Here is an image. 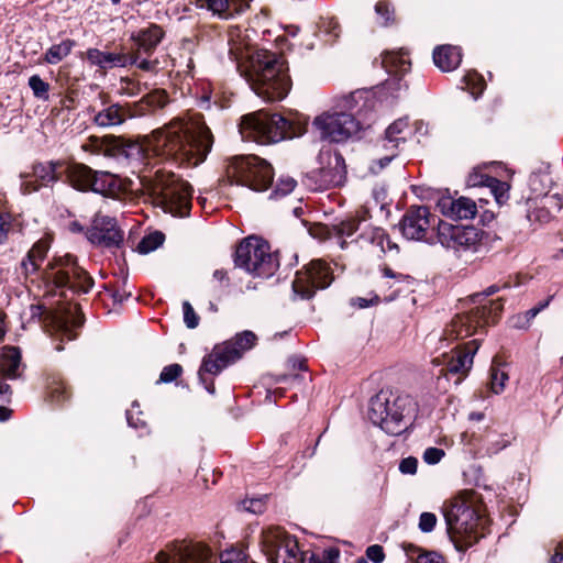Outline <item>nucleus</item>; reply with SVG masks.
I'll list each match as a JSON object with an SVG mask.
<instances>
[{"mask_svg": "<svg viewBox=\"0 0 563 563\" xmlns=\"http://www.w3.org/2000/svg\"><path fill=\"white\" fill-rule=\"evenodd\" d=\"M213 145V135L200 113L176 117L147 137L144 146L129 145L131 152H143L178 165L197 166Z\"/></svg>", "mask_w": 563, "mask_h": 563, "instance_id": "obj_1", "label": "nucleus"}, {"mask_svg": "<svg viewBox=\"0 0 563 563\" xmlns=\"http://www.w3.org/2000/svg\"><path fill=\"white\" fill-rule=\"evenodd\" d=\"M242 73L252 90L267 101L284 99L291 87L284 59L266 49L253 52Z\"/></svg>", "mask_w": 563, "mask_h": 563, "instance_id": "obj_2", "label": "nucleus"}, {"mask_svg": "<svg viewBox=\"0 0 563 563\" xmlns=\"http://www.w3.org/2000/svg\"><path fill=\"white\" fill-rule=\"evenodd\" d=\"M417 404L408 395L379 393L371 399L368 418L387 434L399 435L415 417Z\"/></svg>", "mask_w": 563, "mask_h": 563, "instance_id": "obj_3", "label": "nucleus"}, {"mask_svg": "<svg viewBox=\"0 0 563 563\" xmlns=\"http://www.w3.org/2000/svg\"><path fill=\"white\" fill-rule=\"evenodd\" d=\"M303 132L305 126L301 123H295L278 113L264 111L244 115L240 124L242 137L258 144L277 143L299 136Z\"/></svg>", "mask_w": 563, "mask_h": 563, "instance_id": "obj_4", "label": "nucleus"}, {"mask_svg": "<svg viewBox=\"0 0 563 563\" xmlns=\"http://www.w3.org/2000/svg\"><path fill=\"white\" fill-rule=\"evenodd\" d=\"M150 191L156 203L173 216H188L192 189L170 172L157 170L150 181Z\"/></svg>", "mask_w": 563, "mask_h": 563, "instance_id": "obj_5", "label": "nucleus"}, {"mask_svg": "<svg viewBox=\"0 0 563 563\" xmlns=\"http://www.w3.org/2000/svg\"><path fill=\"white\" fill-rule=\"evenodd\" d=\"M255 341L256 335L253 332L244 331L229 341L217 344L212 351L203 357L198 374L200 380L205 384L206 389L210 394L214 393V385L212 382L207 384L205 374L218 375L230 364L240 360L245 351L252 349Z\"/></svg>", "mask_w": 563, "mask_h": 563, "instance_id": "obj_6", "label": "nucleus"}, {"mask_svg": "<svg viewBox=\"0 0 563 563\" xmlns=\"http://www.w3.org/2000/svg\"><path fill=\"white\" fill-rule=\"evenodd\" d=\"M234 263L254 277L267 278L278 268L277 258L271 253L269 245L254 236L245 239L238 246Z\"/></svg>", "mask_w": 563, "mask_h": 563, "instance_id": "obj_7", "label": "nucleus"}, {"mask_svg": "<svg viewBox=\"0 0 563 563\" xmlns=\"http://www.w3.org/2000/svg\"><path fill=\"white\" fill-rule=\"evenodd\" d=\"M498 290V286L492 285L483 292H477L465 300H460L463 309V316H460V335L463 329L465 335H471L477 328L495 322L498 312L503 309V303L499 300L489 301L490 306L487 307L484 301L488 296L496 294Z\"/></svg>", "mask_w": 563, "mask_h": 563, "instance_id": "obj_8", "label": "nucleus"}, {"mask_svg": "<svg viewBox=\"0 0 563 563\" xmlns=\"http://www.w3.org/2000/svg\"><path fill=\"white\" fill-rule=\"evenodd\" d=\"M227 174L231 183L254 191L266 190L273 181L272 166L257 156H236L230 161Z\"/></svg>", "mask_w": 563, "mask_h": 563, "instance_id": "obj_9", "label": "nucleus"}, {"mask_svg": "<svg viewBox=\"0 0 563 563\" xmlns=\"http://www.w3.org/2000/svg\"><path fill=\"white\" fill-rule=\"evenodd\" d=\"M312 125L322 140L332 143L356 139L363 128L360 120L346 111L323 112L314 118Z\"/></svg>", "mask_w": 563, "mask_h": 563, "instance_id": "obj_10", "label": "nucleus"}, {"mask_svg": "<svg viewBox=\"0 0 563 563\" xmlns=\"http://www.w3.org/2000/svg\"><path fill=\"white\" fill-rule=\"evenodd\" d=\"M261 544L269 563H305L298 541L280 527L264 529Z\"/></svg>", "mask_w": 563, "mask_h": 563, "instance_id": "obj_11", "label": "nucleus"}, {"mask_svg": "<svg viewBox=\"0 0 563 563\" xmlns=\"http://www.w3.org/2000/svg\"><path fill=\"white\" fill-rule=\"evenodd\" d=\"M486 523L483 505L472 492H460V551L484 536Z\"/></svg>", "mask_w": 563, "mask_h": 563, "instance_id": "obj_12", "label": "nucleus"}, {"mask_svg": "<svg viewBox=\"0 0 563 563\" xmlns=\"http://www.w3.org/2000/svg\"><path fill=\"white\" fill-rule=\"evenodd\" d=\"M45 278L57 287H68L75 292L87 294L93 286L92 278L77 265L71 255L56 260L45 272Z\"/></svg>", "mask_w": 563, "mask_h": 563, "instance_id": "obj_13", "label": "nucleus"}, {"mask_svg": "<svg viewBox=\"0 0 563 563\" xmlns=\"http://www.w3.org/2000/svg\"><path fill=\"white\" fill-rule=\"evenodd\" d=\"M330 266L322 260L311 261L303 269L297 272L292 289L302 299L311 298L316 290L324 289L332 283Z\"/></svg>", "mask_w": 563, "mask_h": 563, "instance_id": "obj_14", "label": "nucleus"}, {"mask_svg": "<svg viewBox=\"0 0 563 563\" xmlns=\"http://www.w3.org/2000/svg\"><path fill=\"white\" fill-rule=\"evenodd\" d=\"M411 134L407 118H400L394 121L385 131V136L376 145L377 152H385L382 156L373 162L371 169L373 173H378L387 166L391 159L398 154L400 144L407 141Z\"/></svg>", "mask_w": 563, "mask_h": 563, "instance_id": "obj_15", "label": "nucleus"}, {"mask_svg": "<svg viewBox=\"0 0 563 563\" xmlns=\"http://www.w3.org/2000/svg\"><path fill=\"white\" fill-rule=\"evenodd\" d=\"M156 563H216L212 550L200 542H183L168 552H159Z\"/></svg>", "mask_w": 563, "mask_h": 563, "instance_id": "obj_16", "label": "nucleus"}, {"mask_svg": "<svg viewBox=\"0 0 563 563\" xmlns=\"http://www.w3.org/2000/svg\"><path fill=\"white\" fill-rule=\"evenodd\" d=\"M86 235L92 244L107 247H118L123 241V233L117 227L115 220L100 213L95 216Z\"/></svg>", "mask_w": 563, "mask_h": 563, "instance_id": "obj_17", "label": "nucleus"}, {"mask_svg": "<svg viewBox=\"0 0 563 563\" xmlns=\"http://www.w3.org/2000/svg\"><path fill=\"white\" fill-rule=\"evenodd\" d=\"M430 211L424 206L411 207L400 222L402 235L408 240L420 241L430 228Z\"/></svg>", "mask_w": 563, "mask_h": 563, "instance_id": "obj_18", "label": "nucleus"}, {"mask_svg": "<svg viewBox=\"0 0 563 563\" xmlns=\"http://www.w3.org/2000/svg\"><path fill=\"white\" fill-rule=\"evenodd\" d=\"M60 166L59 163L55 162L34 164L30 173L22 175V191L31 194L42 186L56 181L58 178L56 169Z\"/></svg>", "mask_w": 563, "mask_h": 563, "instance_id": "obj_19", "label": "nucleus"}, {"mask_svg": "<svg viewBox=\"0 0 563 563\" xmlns=\"http://www.w3.org/2000/svg\"><path fill=\"white\" fill-rule=\"evenodd\" d=\"M92 184V191L113 199H122L129 189L128 181L109 172H98Z\"/></svg>", "mask_w": 563, "mask_h": 563, "instance_id": "obj_20", "label": "nucleus"}, {"mask_svg": "<svg viewBox=\"0 0 563 563\" xmlns=\"http://www.w3.org/2000/svg\"><path fill=\"white\" fill-rule=\"evenodd\" d=\"M483 249V231L473 225L460 224V260L471 263L473 260L468 258V254L479 253Z\"/></svg>", "mask_w": 563, "mask_h": 563, "instance_id": "obj_21", "label": "nucleus"}, {"mask_svg": "<svg viewBox=\"0 0 563 563\" xmlns=\"http://www.w3.org/2000/svg\"><path fill=\"white\" fill-rule=\"evenodd\" d=\"M97 173L89 166L79 163L69 164L65 168L66 178L70 186L81 191L92 190V181H95Z\"/></svg>", "mask_w": 563, "mask_h": 563, "instance_id": "obj_22", "label": "nucleus"}, {"mask_svg": "<svg viewBox=\"0 0 563 563\" xmlns=\"http://www.w3.org/2000/svg\"><path fill=\"white\" fill-rule=\"evenodd\" d=\"M163 29L157 24H151L146 29L132 34L131 40L135 43V51L151 55L164 37Z\"/></svg>", "mask_w": 563, "mask_h": 563, "instance_id": "obj_23", "label": "nucleus"}, {"mask_svg": "<svg viewBox=\"0 0 563 563\" xmlns=\"http://www.w3.org/2000/svg\"><path fill=\"white\" fill-rule=\"evenodd\" d=\"M250 0H196V5L206 8L220 18H231L234 12L240 13L249 7Z\"/></svg>", "mask_w": 563, "mask_h": 563, "instance_id": "obj_24", "label": "nucleus"}, {"mask_svg": "<svg viewBox=\"0 0 563 563\" xmlns=\"http://www.w3.org/2000/svg\"><path fill=\"white\" fill-rule=\"evenodd\" d=\"M87 58L91 64L98 65L101 68L125 67L129 63L136 62V59L131 58L129 54L102 52L97 48L88 49Z\"/></svg>", "mask_w": 563, "mask_h": 563, "instance_id": "obj_25", "label": "nucleus"}, {"mask_svg": "<svg viewBox=\"0 0 563 563\" xmlns=\"http://www.w3.org/2000/svg\"><path fill=\"white\" fill-rule=\"evenodd\" d=\"M329 166L320 170L321 178L327 186H341L345 181L346 168L343 156L334 153L329 156Z\"/></svg>", "mask_w": 563, "mask_h": 563, "instance_id": "obj_26", "label": "nucleus"}, {"mask_svg": "<svg viewBox=\"0 0 563 563\" xmlns=\"http://www.w3.org/2000/svg\"><path fill=\"white\" fill-rule=\"evenodd\" d=\"M362 239L376 247L378 254L393 252L398 254L399 247L391 242L389 235L382 228H371L362 234Z\"/></svg>", "mask_w": 563, "mask_h": 563, "instance_id": "obj_27", "label": "nucleus"}, {"mask_svg": "<svg viewBox=\"0 0 563 563\" xmlns=\"http://www.w3.org/2000/svg\"><path fill=\"white\" fill-rule=\"evenodd\" d=\"M48 249L49 240L47 238L38 240L32 246L26 257L21 263V267L25 275L35 273L38 269L40 263L45 258Z\"/></svg>", "mask_w": 563, "mask_h": 563, "instance_id": "obj_28", "label": "nucleus"}, {"mask_svg": "<svg viewBox=\"0 0 563 563\" xmlns=\"http://www.w3.org/2000/svg\"><path fill=\"white\" fill-rule=\"evenodd\" d=\"M21 363V353L19 349L5 346L0 355V377L15 378L19 376L18 369Z\"/></svg>", "mask_w": 563, "mask_h": 563, "instance_id": "obj_29", "label": "nucleus"}, {"mask_svg": "<svg viewBox=\"0 0 563 563\" xmlns=\"http://www.w3.org/2000/svg\"><path fill=\"white\" fill-rule=\"evenodd\" d=\"M433 62L442 71H452L457 66V52L452 45H440L433 51Z\"/></svg>", "mask_w": 563, "mask_h": 563, "instance_id": "obj_30", "label": "nucleus"}, {"mask_svg": "<svg viewBox=\"0 0 563 563\" xmlns=\"http://www.w3.org/2000/svg\"><path fill=\"white\" fill-rule=\"evenodd\" d=\"M382 65L387 73L400 75L409 70L410 63L406 54L401 51L389 52L383 55Z\"/></svg>", "mask_w": 563, "mask_h": 563, "instance_id": "obj_31", "label": "nucleus"}, {"mask_svg": "<svg viewBox=\"0 0 563 563\" xmlns=\"http://www.w3.org/2000/svg\"><path fill=\"white\" fill-rule=\"evenodd\" d=\"M456 221L440 220L438 224V241L449 250H457V225Z\"/></svg>", "mask_w": 563, "mask_h": 563, "instance_id": "obj_32", "label": "nucleus"}, {"mask_svg": "<svg viewBox=\"0 0 563 563\" xmlns=\"http://www.w3.org/2000/svg\"><path fill=\"white\" fill-rule=\"evenodd\" d=\"M124 110L118 104H112L103 109L102 111L98 112L93 118V122L98 126L110 128L121 124L124 121Z\"/></svg>", "mask_w": 563, "mask_h": 563, "instance_id": "obj_33", "label": "nucleus"}, {"mask_svg": "<svg viewBox=\"0 0 563 563\" xmlns=\"http://www.w3.org/2000/svg\"><path fill=\"white\" fill-rule=\"evenodd\" d=\"M479 349V341L472 340L463 349L460 347V382L466 377L473 367V360Z\"/></svg>", "mask_w": 563, "mask_h": 563, "instance_id": "obj_34", "label": "nucleus"}, {"mask_svg": "<svg viewBox=\"0 0 563 563\" xmlns=\"http://www.w3.org/2000/svg\"><path fill=\"white\" fill-rule=\"evenodd\" d=\"M456 497L451 498L450 500H446L443 504L442 512L443 517L446 522L448 532L450 534V538L454 544V547L457 549V540H456V533H457V511H456Z\"/></svg>", "mask_w": 563, "mask_h": 563, "instance_id": "obj_35", "label": "nucleus"}, {"mask_svg": "<svg viewBox=\"0 0 563 563\" xmlns=\"http://www.w3.org/2000/svg\"><path fill=\"white\" fill-rule=\"evenodd\" d=\"M439 194L440 197L437 201L438 211L445 218L444 220L457 221V200L451 195L449 189H443Z\"/></svg>", "mask_w": 563, "mask_h": 563, "instance_id": "obj_36", "label": "nucleus"}, {"mask_svg": "<svg viewBox=\"0 0 563 563\" xmlns=\"http://www.w3.org/2000/svg\"><path fill=\"white\" fill-rule=\"evenodd\" d=\"M74 46H75L74 41L64 40L60 43L51 46L46 51V53L44 55V60L47 64L55 65V64L62 62L65 57H67L70 54Z\"/></svg>", "mask_w": 563, "mask_h": 563, "instance_id": "obj_37", "label": "nucleus"}, {"mask_svg": "<svg viewBox=\"0 0 563 563\" xmlns=\"http://www.w3.org/2000/svg\"><path fill=\"white\" fill-rule=\"evenodd\" d=\"M527 203L529 207L527 211V219L530 222L545 223L552 218V210L544 207L541 199H529Z\"/></svg>", "mask_w": 563, "mask_h": 563, "instance_id": "obj_38", "label": "nucleus"}, {"mask_svg": "<svg viewBox=\"0 0 563 563\" xmlns=\"http://www.w3.org/2000/svg\"><path fill=\"white\" fill-rule=\"evenodd\" d=\"M462 81L463 86L460 88L467 90L474 99H477L485 89V81L477 73H467Z\"/></svg>", "mask_w": 563, "mask_h": 563, "instance_id": "obj_39", "label": "nucleus"}, {"mask_svg": "<svg viewBox=\"0 0 563 563\" xmlns=\"http://www.w3.org/2000/svg\"><path fill=\"white\" fill-rule=\"evenodd\" d=\"M487 188H489L490 194L499 206H503L508 201L510 191V185L508 183L493 177L489 180Z\"/></svg>", "mask_w": 563, "mask_h": 563, "instance_id": "obj_40", "label": "nucleus"}, {"mask_svg": "<svg viewBox=\"0 0 563 563\" xmlns=\"http://www.w3.org/2000/svg\"><path fill=\"white\" fill-rule=\"evenodd\" d=\"M29 87L33 96L40 100L47 101L49 98V84L44 81L38 75L29 78Z\"/></svg>", "mask_w": 563, "mask_h": 563, "instance_id": "obj_41", "label": "nucleus"}, {"mask_svg": "<svg viewBox=\"0 0 563 563\" xmlns=\"http://www.w3.org/2000/svg\"><path fill=\"white\" fill-rule=\"evenodd\" d=\"M164 242V234L162 232H154L146 236H144L139 245L137 251L142 254H147L154 250H156L158 246H161Z\"/></svg>", "mask_w": 563, "mask_h": 563, "instance_id": "obj_42", "label": "nucleus"}, {"mask_svg": "<svg viewBox=\"0 0 563 563\" xmlns=\"http://www.w3.org/2000/svg\"><path fill=\"white\" fill-rule=\"evenodd\" d=\"M85 152H90L97 155H106L109 156L110 150L108 147V142L106 139H99L97 136H90L81 146Z\"/></svg>", "mask_w": 563, "mask_h": 563, "instance_id": "obj_43", "label": "nucleus"}, {"mask_svg": "<svg viewBox=\"0 0 563 563\" xmlns=\"http://www.w3.org/2000/svg\"><path fill=\"white\" fill-rule=\"evenodd\" d=\"M507 380H508V374L504 371H500L499 367L494 362L492 365V368H490V389H492V391L496 395L503 393Z\"/></svg>", "mask_w": 563, "mask_h": 563, "instance_id": "obj_44", "label": "nucleus"}, {"mask_svg": "<svg viewBox=\"0 0 563 563\" xmlns=\"http://www.w3.org/2000/svg\"><path fill=\"white\" fill-rule=\"evenodd\" d=\"M318 27L320 32H323L333 40H335L340 35V25L334 18H321Z\"/></svg>", "mask_w": 563, "mask_h": 563, "instance_id": "obj_45", "label": "nucleus"}, {"mask_svg": "<svg viewBox=\"0 0 563 563\" xmlns=\"http://www.w3.org/2000/svg\"><path fill=\"white\" fill-rule=\"evenodd\" d=\"M492 178L493 177L484 174L479 167H476L468 174L465 184L467 187H487Z\"/></svg>", "mask_w": 563, "mask_h": 563, "instance_id": "obj_46", "label": "nucleus"}, {"mask_svg": "<svg viewBox=\"0 0 563 563\" xmlns=\"http://www.w3.org/2000/svg\"><path fill=\"white\" fill-rule=\"evenodd\" d=\"M220 563H247V554L243 550L232 548L221 553Z\"/></svg>", "mask_w": 563, "mask_h": 563, "instance_id": "obj_47", "label": "nucleus"}, {"mask_svg": "<svg viewBox=\"0 0 563 563\" xmlns=\"http://www.w3.org/2000/svg\"><path fill=\"white\" fill-rule=\"evenodd\" d=\"M477 213L476 203L466 197L460 196V220L461 219H473Z\"/></svg>", "mask_w": 563, "mask_h": 563, "instance_id": "obj_48", "label": "nucleus"}, {"mask_svg": "<svg viewBox=\"0 0 563 563\" xmlns=\"http://www.w3.org/2000/svg\"><path fill=\"white\" fill-rule=\"evenodd\" d=\"M296 185L297 183L294 178L289 176H282L276 184L274 195L286 196L295 189Z\"/></svg>", "mask_w": 563, "mask_h": 563, "instance_id": "obj_49", "label": "nucleus"}, {"mask_svg": "<svg viewBox=\"0 0 563 563\" xmlns=\"http://www.w3.org/2000/svg\"><path fill=\"white\" fill-rule=\"evenodd\" d=\"M339 551L335 549L324 550L320 554H312L308 563H338Z\"/></svg>", "mask_w": 563, "mask_h": 563, "instance_id": "obj_50", "label": "nucleus"}, {"mask_svg": "<svg viewBox=\"0 0 563 563\" xmlns=\"http://www.w3.org/2000/svg\"><path fill=\"white\" fill-rule=\"evenodd\" d=\"M183 373V367L179 364H170L165 366L159 375L158 383H172Z\"/></svg>", "mask_w": 563, "mask_h": 563, "instance_id": "obj_51", "label": "nucleus"}, {"mask_svg": "<svg viewBox=\"0 0 563 563\" xmlns=\"http://www.w3.org/2000/svg\"><path fill=\"white\" fill-rule=\"evenodd\" d=\"M184 321L189 329H195L199 324V317L195 312L192 306L185 301L183 303Z\"/></svg>", "mask_w": 563, "mask_h": 563, "instance_id": "obj_52", "label": "nucleus"}, {"mask_svg": "<svg viewBox=\"0 0 563 563\" xmlns=\"http://www.w3.org/2000/svg\"><path fill=\"white\" fill-rule=\"evenodd\" d=\"M143 52L135 51L132 54H129L131 58H135L136 62L129 63V65H136L137 68L145 70V71H152L156 69L157 60H150V59H141V54Z\"/></svg>", "mask_w": 563, "mask_h": 563, "instance_id": "obj_53", "label": "nucleus"}, {"mask_svg": "<svg viewBox=\"0 0 563 563\" xmlns=\"http://www.w3.org/2000/svg\"><path fill=\"white\" fill-rule=\"evenodd\" d=\"M540 199L544 207H548V209L552 210V213L560 211L563 207V199L558 194L545 195Z\"/></svg>", "mask_w": 563, "mask_h": 563, "instance_id": "obj_54", "label": "nucleus"}, {"mask_svg": "<svg viewBox=\"0 0 563 563\" xmlns=\"http://www.w3.org/2000/svg\"><path fill=\"white\" fill-rule=\"evenodd\" d=\"M12 230V218L9 213H0V244L7 242Z\"/></svg>", "mask_w": 563, "mask_h": 563, "instance_id": "obj_55", "label": "nucleus"}, {"mask_svg": "<svg viewBox=\"0 0 563 563\" xmlns=\"http://www.w3.org/2000/svg\"><path fill=\"white\" fill-rule=\"evenodd\" d=\"M437 523V517L432 512H422L419 518V529L422 532H431Z\"/></svg>", "mask_w": 563, "mask_h": 563, "instance_id": "obj_56", "label": "nucleus"}, {"mask_svg": "<svg viewBox=\"0 0 563 563\" xmlns=\"http://www.w3.org/2000/svg\"><path fill=\"white\" fill-rule=\"evenodd\" d=\"M338 233L342 236H351L358 229V222L355 219H347L338 224Z\"/></svg>", "mask_w": 563, "mask_h": 563, "instance_id": "obj_57", "label": "nucleus"}, {"mask_svg": "<svg viewBox=\"0 0 563 563\" xmlns=\"http://www.w3.org/2000/svg\"><path fill=\"white\" fill-rule=\"evenodd\" d=\"M443 456L444 451L442 449L428 448L424 450L422 459L427 464L433 465L439 463Z\"/></svg>", "mask_w": 563, "mask_h": 563, "instance_id": "obj_58", "label": "nucleus"}, {"mask_svg": "<svg viewBox=\"0 0 563 563\" xmlns=\"http://www.w3.org/2000/svg\"><path fill=\"white\" fill-rule=\"evenodd\" d=\"M418 468V460L413 456L402 459L399 463V471L402 474L415 475Z\"/></svg>", "mask_w": 563, "mask_h": 563, "instance_id": "obj_59", "label": "nucleus"}, {"mask_svg": "<svg viewBox=\"0 0 563 563\" xmlns=\"http://www.w3.org/2000/svg\"><path fill=\"white\" fill-rule=\"evenodd\" d=\"M375 11L380 16V19H382L380 23L383 25L388 24V22L391 20L393 10H390L388 3L384 2V1L377 2L375 5Z\"/></svg>", "mask_w": 563, "mask_h": 563, "instance_id": "obj_60", "label": "nucleus"}, {"mask_svg": "<svg viewBox=\"0 0 563 563\" xmlns=\"http://www.w3.org/2000/svg\"><path fill=\"white\" fill-rule=\"evenodd\" d=\"M235 36H239V30H232L230 32V38L229 44L230 46V54L233 56L234 59H239L243 57V47L241 44H238L235 42Z\"/></svg>", "mask_w": 563, "mask_h": 563, "instance_id": "obj_61", "label": "nucleus"}, {"mask_svg": "<svg viewBox=\"0 0 563 563\" xmlns=\"http://www.w3.org/2000/svg\"><path fill=\"white\" fill-rule=\"evenodd\" d=\"M51 397L54 401L59 402L68 398L67 388L64 383H56L51 389Z\"/></svg>", "mask_w": 563, "mask_h": 563, "instance_id": "obj_62", "label": "nucleus"}, {"mask_svg": "<svg viewBox=\"0 0 563 563\" xmlns=\"http://www.w3.org/2000/svg\"><path fill=\"white\" fill-rule=\"evenodd\" d=\"M366 555L374 563H380L385 559L384 550L378 544L368 547L366 550Z\"/></svg>", "mask_w": 563, "mask_h": 563, "instance_id": "obj_63", "label": "nucleus"}, {"mask_svg": "<svg viewBox=\"0 0 563 563\" xmlns=\"http://www.w3.org/2000/svg\"><path fill=\"white\" fill-rule=\"evenodd\" d=\"M416 563H442V556L434 552L420 553L417 556Z\"/></svg>", "mask_w": 563, "mask_h": 563, "instance_id": "obj_64", "label": "nucleus"}]
</instances>
